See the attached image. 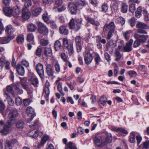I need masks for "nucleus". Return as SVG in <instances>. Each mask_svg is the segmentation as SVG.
Returning a JSON list of instances; mask_svg holds the SVG:
<instances>
[{
  "label": "nucleus",
  "instance_id": "49",
  "mask_svg": "<svg viewBox=\"0 0 149 149\" xmlns=\"http://www.w3.org/2000/svg\"><path fill=\"white\" fill-rule=\"evenodd\" d=\"M128 22L132 27L134 26L135 24V19L134 17H132L129 19Z\"/></svg>",
  "mask_w": 149,
  "mask_h": 149
},
{
  "label": "nucleus",
  "instance_id": "30",
  "mask_svg": "<svg viewBox=\"0 0 149 149\" xmlns=\"http://www.w3.org/2000/svg\"><path fill=\"white\" fill-rule=\"evenodd\" d=\"M13 147V146L11 144L10 140H6L5 144V149H12Z\"/></svg>",
  "mask_w": 149,
  "mask_h": 149
},
{
  "label": "nucleus",
  "instance_id": "47",
  "mask_svg": "<svg viewBox=\"0 0 149 149\" xmlns=\"http://www.w3.org/2000/svg\"><path fill=\"white\" fill-rule=\"evenodd\" d=\"M96 41L97 42H101L103 44H105L106 41L105 39H102L101 37L100 36H97L96 37Z\"/></svg>",
  "mask_w": 149,
  "mask_h": 149
},
{
  "label": "nucleus",
  "instance_id": "46",
  "mask_svg": "<svg viewBox=\"0 0 149 149\" xmlns=\"http://www.w3.org/2000/svg\"><path fill=\"white\" fill-rule=\"evenodd\" d=\"M14 88L18 94H21L23 93V91L22 90L20 89L16 85L14 86Z\"/></svg>",
  "mask_w": 149,
  "mask_h": 149
},
{
  "label": "nucleus",
  "instance_id": "24",
  "mask_svg": "<svg viewBox=\"0 0 149 149\" xmlns=\"http://www.w3.org/2000/svg\"><path fill=\"white\" fill-rule=\"evenodd\" d=\"M87 20V21L93 25L98 26L100 25L99 23L97 21L95 20L93 18L90 17H88Z\"/></svg>",
  "mask_w": 149,
  "mask_h": 149
},
{
  "label": "nucleus",
  "instance_id": "62",
  "mask_svg": "<svg viewBox=\"0 0 149 149\" xmlns=\"http://www.w3.org/2000/svg\"><path fill=\"white\" fill-rule=\"evenodd\" d=\"M61 57L62 59L65 61L67 62L68 56L65 54V53H63L61 54Z\"/></svg>",
  "mask_w": 149,
  "mask_h": 149
},
{
  "label": "nucleus",
  "instance_id": "1",
  "mask_svg": "<svg viewBox=\"0 0 149 149\" xmlns=\"http://www.w3.org/2000/svg\"><path fill=\"white\" fill-rule=\"evenodd\" d=\"M112 140V137L111 134L104 132L98 136H95L93 141L96 146L102 148L107 144L111 143Z\"/></svg>",
  "mask_w": 149,
  "mask_h": 149
},
{
  "label": "nucleus",
  "instance_id": "11",
  "mask_svg": "<svg viewBox=\"0 0 149 149\" xmlns=\"http://www.w3.org/2000/svg\"><path fill=\"white\" fill-rule=\"evenodd\" d=\"M68 8L72 14H76L78 8L76 5L73 2L70 3L68 4Z\"/></svg>",
  "mask_w": 149,
  "mask_h": 149
},
{
  "label": "nucleus",
  "instance_id": "21",
  "mask_svg": "<svg viewBox=\"0 0 149 149\" xmlns=\"http://www.w3.org/2000/svg\"><path fill=\"white\" fill-rule=\"evenodd\" d=\"M49 136L45 134L43 138L41 139L40 143L38 145V147H40L43 146L46 142L49 139Z\"/></svg>",
  "mask_w": 149,
  "mask_h": 149
},
{
  "label": "nucleus",
  "instance_id": "7",
  "mask_svg": "<svg viewBox=\"0 0 149 149\" xmlns=\"http://www.w3.org/2000/svg\"><path fill=\"white\" fill-rule=\"evenodd\" d=\"M13 124L10 123L9 121H8L6 123L3 129L0 130L1 133L3 135L7 134L8 132L9 128L12 126Z\"/></svg>",
  "mask_w": 149,
  "mask_h": 149
},
{
  "label": "nucleus",
  "instance_id": "42",
  "mask_svg": "<svg viewBox=\"0 0 149 149\" xmlns=\"http://www.w3.org/2000/svg\"><path fill=\"white\" fill-rule=\"evenodd\" d=\"M16 40L18 43H22L24 41V38L22 35H19L17 37Z\"/></svg>",
  "mask_w": 149,
  "mask_h": 149
},
{
  "label": "nucleus",
  "instance_id": "2",
  "mask_svg": "<svg viewBox=\"0 0 149 149\" xmlns=\"http://www.w3.org/2000/svg\"><path fill=\"white\" fill-rule=\"evenodd\" d=\"M116 26L114 22H111L109 24H105L103 27V31L105 33L108 32L107 38L109 40L112 37L115 29Z\"/></svg>",
  "mask_w": 149,
  "mask_h": 149
},
{
  "label": "nucleus",
  "instance_id": "36",
  "mask_svg": "<svg viewBox=\"0 0 149 149\" xmlns=\"http://www.w3.org/2000/svg\"><path fill=\"white\" fill-rule=\"evenodd\" d=\"M20 10L18 8L15 9V10L13 11V16L16 18H18L19 17L20 15Z\"/></svg>",
  "mask_w": 149,
  "mask_h": 149
},
{
  "label": "nucleus",
  "instance_id": "31",
  "mask_svg": "<svg viewBox=\"0 0 149 149\" xmlns=\"http://www.w3.org/2000/svg\"><path fill=\"white\" fill-rule=\"evenodd\" d=\"M112 130L116 132H120L125 134L128 133L127 131L123 128L120 127H114L112 128Z\"/></svg>",
  "mask_w": 149,
  "mask_h": 149
},
{
  "label": "nucleus",
  "instance_id": "61",
  "mask_svg": "<svg viewBox=\"0 0 149 149\" xmlns=\"http://www.w3.org/2000/svg\"><path fill=\"white\" fill-rule=\"evenodd\" d=\"M57 88L59 91L61 93V94L63 95L64 94L62 91V84L60 82L58 83V85L57 86Z\"/></svg>",
  "mask_w": 149,
  "mask_h": 149
},
{
  "label": "nucleus",
  "instance_id": "22",
  "mask_svg": "<svg viewBox=\"0 0 149 149\" xmlns=\"http://www.w3.org/2000/svg\"><path fill=\"white\" fill-rule=\"evenodd\" d=\"M26 111L29 116L30 115L32 117V119L34 117L33 115L34 113L33 109L31 107H29L26 109Z\"/></svg>",
  "mask_w": 149,
  "mask_h": 149
},
{
  "label": "nucleus",
  "instance_id": "20",
  "mask_svg": "<svg viewBox=\"0 0 149 149\" xmlns=\"http://www.w3.org/2000/svg\"><path fill=\"white\" fill-rule=\"evenodd\" d=\"M49 90L48 87H45L44 89L43 95L46 100H49Z\"/></svg>",
  "mask_w": 149,
  "mask_h": 149
},
{
  "label": "nucleus",
  "instance_id": "39",
  "mask_svg": "<svg viewBox=\"0 0 149 149\" xmlns=\"http://www.w3.org/2000/svg\"><path fill=\"white\" fill-rule=\"evenodd\" d=\"M67 49H68V53L70 56H71L74 52L73 45L72 44H70L69 47Z\"/></svg>",
  "mask_w": 149,
  "mask_h": 149
},
{
  "label": "nucleus",
  "instance_id": "9",
  "mask_svg": "<svg viewBox=\"0 0 149 149\" xmlns=\"http://www.w3.org/2000/svg\"><path fill=\"white\" fill-rule=\"evenodd\" d=\"M22 17L25 20L29 19L31 16V14L29 10L26 8H23L22 9Z\"/></svg>",
  "mask_w": 149,
  "mask_h": 149
},
{
  "label": "nucleus",
  "instance_id": "55",
  "mask_svg": "<svg viewBox=\"0 0 149 149\" xmlns=\"http://www.w3.org/2000/svg\"><path fill=\"white\" fill-rule=\"evenodd\" d=\"M42 49L40 47H38L36 50V55L37 56H40L41 55Z\"/></svg>",
  "mask_w": 149,
  "mask_h": 149
},
{
  "label": "nucleus",
  "instance_id": "64",
  "mask_svg": "<svg viewBox=\"0 0 149 149\" xmlns=\"http://www.w3.org/2000/svg\"><path fill=\"white\" fill-rule=\"evenodd\" d=\"M104 55L106 60L108 62H110L111 60V59L109 54L107 52H105L104 54Z\"/></svg>",
  "mask_w": 149,
  "mask_h": 149
},
{
  "label": "nucleus",
  "instance_id": "33",
  "mask_svg": "<svg viewBox=\"0 0 149 149\" xmlns=\"http://www.w3.org/2000/svg\"><path fill=\"white\" fill-rule=\"evenodd\" d=\"M22 1L24 3V8H28L31 6L32 5L31 0H22Z\"/></svg>",
  "mask_w": 149,
  "mask_h": 149
},
{
  "label": "nucleus",
  "instance_id": "23",
  "mask_svg": "<svg viewBox=\"0 0 149 149\" xmlns=\"http://www.w3.org/2000/svg\"><path fill=\"white\" fill-rule=\"evenodd\" d=\"M85 3L83 1L81 0H78L76 1V5L78 8L81 9L85 5Z\"/></svg>",
  "mask_w": 149,
  "mask_h": 149
},
{
  "label": "nucleus",
  "instance_id": "59",
  "mask_svg": "<svg viewBox=\"0 0 149 149\" xmlns=\"http://www.w3.org/2000/svg\"><path fill=\"white\" fill-rule=\"evenodd\" d=\"M6 89L8 92L11 93L13 95L14 94L13 90L10 86H7L6 87Z\"/></svg>",
  "mask_w": 149,
  "mask_h": 149
},
{
  "label": "nucleus",
  "instance_id": "12",
  "mask_svg": "<svg viewBox=\"0 0 149 149\" xmlns=\"http://www.w3.org/2000/svg\"><path fill=\"white\" fill-rule=\"evenodd\" d=\"M42 11V9L41 7H38L35 9L33 8H31L32 15L34 17H37L39 15Z\"/></svg>",
  "mask_w": 149,
  "mask_h": 149
},
{
  "label": "nucleus",
  "instance_id": "8",
  "mask_svg": "<svg viewBox=\"0 0 149 149\" xmlns=\"http://www.w3.org/2000/svg\"><path fill=\"white\" fill-rule=\"evenodd\" d=\"M93 59V56L88 51H86L84 53V60L86 64H90Z\"/></svg>",
  "mask_w": 149,
  "mask_h": 149
},
{
  "label": "nucleus",
  "instance_id": "10",
  "mask_svg": "<svg viewBox=\"0 0 149 149\" xmlns=\"http://www.w3.org/2000/svg\"><path fill=\"white\" fill-rule=\"evenodd\" d=\"M46 72L47 75L49 76H53L54 71L52 66L49 64L46 63L45 65Z\"/></svg>",
  "mask_w": 149,
  "mask_h": 149
},
{
  "label": "nucleus",
  "instance_id": "34",
  "mask_svg": "<svg viewBox=\"0 0 149 149\" xmlns=\"http://www.w3.org/2000/svg\"><path fill=\"white\" fill-rule=\"evenodd\" d=\"M128 5L126 3H123L121 6V11L124 13H126L127 11Z\"/></svg>",
  "mask_w": 149,
  "mask_h": 149
},
{
  "label": "nucleus",
  "instance_id": "3",
  "mask_svg": "<svg viewBox=\"0 0 149 149\" xmlns=\"http://www.w3.org/2000/svg\"><path fill=\"white\" fill-rule=\"evenodd\" d=\"M82 19L81 18L76 19H75L72 18L69 23L70 28L75 31H77L80 29V24L81 23Z\"/></svg>",
  "mask_w": 149,
  "mask_h": 149
},
{
  "label": "nucleus",
  "instance_id": "52",
  "mask_svg": "<svg viewBox=\"0 0 149 149\" xmlns=\"http://www.w3.org/2000/svg\"><path fill=\"white\" fill-rule=\"evenodd\" d=\"M5 105L3 103L2 100L0 99V111L2 114H3V112L5 108Z\"/></svg>",
  "mask_w": 149,
  "mask_h": 149
},
{
  "label": "nucleus",
  "instance_id": "54",
  "mask_svg": "<svg viewBox=\"0 0 149 149\" xmlns=\"http://www.w3.org/2000/svg\"><path fill=\"white\" fill-rule=\"evenodd\" d=\"M31 100L29 99H24L23 100V103L25 106L29 105L31 103Z\"/></svg>",
  "mask_w": 149,
  "mask_h": 149
},
{
  "label": "nucleus",
  "instance_id": "43",
  "mask_svg": "<svg viewBox=\"0 0 149 149\" xmlns=\"http://www.w3.org/2000/svg\"><path fill=\"white\" fill-rule=\"evenodd\" d=\"M24 123L22 121H19L16 124V127L18 128H22L24 126Z\"/></svg>",
  "mask_w": 149,
  "mask_h": 149
},
{
  "label": "nucleus",
  "instance_id": "57",
  "mask_svg": "<svg viewBox=\"0 0 149 149\" xmlns=\"http://www.w3.org/2000/svg\"><path fill=\"white\" fill-rule=\"evenodd\" d=\"M136 10L135 6L134 4H132L130 6L129 10L131 13H134Z\"/></svg>",
  "mask_w": 149,
  "mask_h": 149
},
{
  "label": "nucleus",
  "instance_id": "17",
  "mask_svg": "<svg viewBox=\"0 0 149 149\" xmlns=\"http://www.w3.org/2000/svg\"><path fill=\"white\" fill-rule=\"evenodd\" d=\"M137 28L144 29H149V26L144 23L141 22H138L136 24Z\"/></svg>",
  "mask_w": 149,
  "mask_h": 149
},
{
  "label": "nucleus",
  "instance_id": "48",
  "mask_svg": "<svg viewBox=\"0 0 149 149\" xmlns=\"http://www.w3.org/2000/svg\"><path fill=\"white\" fill-rule=\"evenodd\" d=\"M108 5L106 3L103 4L101 7L102 11L104 12H107L108 11Z\"/></svg>",
  "mask_w": 149,
  "mask_h": 149
},
{
  "label": "nucleus",
  "instance_id": "60",
  "mask_svg": "<svg viewBox=\"0 0 149 149\" xmlns=\"http://www.w3.org/2000/svg\"><path fill=\"white\" fill-rule=\"evenodd\" d=\"M42 2L45 5H50L53 2V0H42Z\"/></svg>",
  "mask_w": 149,
  "mask_h": 149
},
{
  "label": "nucleus",
  "instance_id": "14",
  "mask_svg": "<svg viewBox=\"0 0 149 149\" xmlns=\"http://www.w3.org/2000/svg\"><path fill=\"white\" fill-rule=\"evenodd\" d=\"M3 13L6 16L10 17L13 16V10L10 7H6L3 9Z\"/></svg>",
  "mask_w": 149,
  "mask_h": 149
},
{
  "label": "nucleus",
  "instance_id": "56",
  "mask_svg": "<svg viewBox=\"0 0 149 149\" xmlns=\"http://www.w3.org/2000/svg\"><path fill=\"white\" fill-rule=\"evenodd\" d=\"M15 104L17 105H20L22 103V99L19 97H17L15 99Z\"/></svg>",
  "mask_w": 149,
  "mask_h": 149
},
{
  "label": "nucleus",
  "instance_id": "19",
  "mask_svg": "<svg viewBox=\"0 0 149 149\" xmlns=\"http://www.w3.org/2000/svg\"><path fill=\"white\" fill-rule=\"evenodd\" d=\"M60 33L65 35H67L68 34V30L65 26H62L59 28Z\"/></svg>",
  "mask_w": 149,
  "mask_h": 149
},
{
  "label": "nucleus",
  "instance_id": "5",
  "mask_svg": "<svg viewBox=\"0 0 149 149\" xmlns=\"http://www.w3.org/2000/svg\"><path fill=\"white\" fill-rule=\"evenodd\" d=\"M18 113L17 110L16 109H14L11 110L8 114V117L10 123L13 124L16 120V118L18 116Z\"/></svg>",
  "mask_w": 149,
  "mask_h": 149
},
{
  "label": "nucleus",
  "instance_id": "4",
  "mask_svg": "<svg viewBox=\"0 0 149 149\" xmlns=\"http://www.w3.org/2000/svg\"><path fill=\"white\" fill-rule=\"evenodd\" d=\"M38 26V30L39 32L44 36H47L49 33L48 28L46 25L42 22H37Z\"/></svg>",
  "mask_w": 149,
  "mask_h": 149
},
{
  "label": "nucleus",
  "instance_id": "35",
  "mask_svg": "<svg viewBox=\"0 0 149 149\" xmlns=\"http://www.w3.org/2000/svg\"><path fill=\"white\" fill-rule=\"evenodd\" d=\"M148 38V35H141L139 38L138 39L141 43H143Z\"/></svg>",
  "mask_w": 149,
  "mask_h": 149
},
{
  "label": "nucleus",
  "instance_id": "45",
  "mask_svg": "<svg viewBox=\"0 0 149 149\" xmlns=\"http://www.w3.org/2000/svg\"><path fill=\"white\" fill-rule=\"evenodd\" d=\"M66 148H69L70 149H77L76 147L73 145V143L70 142L66 145Z\"/></svg>",
  "mask_w": 149,
  "mask_h": 149
},
{
  "label": "nucleus",
  "instance_id": "37",
  "mask_svg": "<svg viewBox=\"0 0 149 149\" xmlns=\"http://www.w3.org/2000/svg\"><path fill=\"white\" fill-rule=\"evenodd\" d=\"M107 98L106 96H102L99 101V103L102 104L103 105H104L107 102Z\"/></svg>",
  "mask_w": 149,
  "mask_h": 149
},
{
  "label": "nucleus",
  "instance_id": "53",
  "mask_svg": "<svg viewBox=\"0 0 149 149\" xmlns=\"http://www.w3.org/2000/svg\"><path fill=\"white\" fill-rule=\"evenodd\" d=\"M75 41L76 45H81V38L80 36H76L75 37Z\"/></svg>",
  "mask_w": 149,
  "mask_h": 149
},
{
  "label": "nucleus",
  "instance_id": "18",
  "mask_svg": "<svg viewBox=\"0 0 149 149\" xmlns=\"http://www.w3.org/2000/svg\"><path fill=\"white\" fill-rule=\"evenodd\" d=\"M5 31L6 34H11L15 32V30L12 26L10 25L7 26Z\"/></svg>",
  "mask_w": 149,
  "mask_h": 149
},
{
  "label": "nucleus",
  "instance_id": "13",
  "mask_svg": "<svg viewBox=\"0 0 149 149\" xmlns=\"http://www.w3.org/2000/svg\"><path fill=\"white\" fill-rule=\"evenodd\" d=\"M133 42V40L131 39L130 40L129 42H127L126 45L124 47L123 51L127 52L131 51L132 49V45Z\"/></svg>",
  "mask_w": 149,
  "mask_h": 149
},
{
  "label": "nucleus",
  "instance_id": "44",
  "mask_svg": "<svg viewBox=\"0 0 149 149\" xmlns=\"http://www.w3.org/2000/svg\"><path fill=\"white\" fill-rule=\"evenodd\" d=\"M64 46L65 48L68 49L69 47L68 41L66 38H64L63 40Z\"/></svg>",
  "mask_w": 149,
  "mask_h": 149
},
{
  "label": "nucleus",
  "instance_id": "15",
  "mask_svg": "<svg viewBox=\"0 0 149 149\" xmlns=\"http://www.w3.org/2000/svg\"><path fill=\"white\" fill-rule=\"evenodd\" d=\"M14 38V36H13L7 37H0V42L2 44L8 43Z\"/></svg>",
  "mask_w": 149,
  "mask_h": 149
},
{
  "label": "nucleus",
  "instance_id": "58",
  "mask_svg": "<svg viewBox=\"0 0 149 149\" xmlns=\"http://www.w3.org/2000/svg\"><path fill=\"white\" fill-rule=\"evenodd\" d=\"M63 0H55V5L57 7H59L63 3Z\"/></svg>",
  "mask_w": 149,
  "mask_h": 149
},
{
  "label": "nucleus",
  "instance_id": "29",
  "mask_svg": "<svg viewBox=\"0 0 149 149\" xmlns=\"http://www.w3.org/2000/svg\"><path fill=\"white\" fill-rule=\"evenodd\" d=\"M54 66L56 72L59 73L61 72V68L58 62V61H56L54 63Z\"/></svg>",
  "mask_w": 149,
  "mask_h": 149
},
{
  "label": "nucleus",
  "instance_id": "38",
  "mask_svg": "<svg viewBox=\"0 0 149 149\" xmlns=\"http://www.w3.org/2000/svg\"><path fill=\"white\" fill-rule=\"evenodd\" d=\"M132 31L131 30L127 31L125 32H123V36L125 39L128 40L129 38L130 34L131 33Z\"/></svg>",
  "mask_w": 149,
  "mask_h": 149
},
{
  "label": "nucleus",
  "instance_id": "50",
  "mask_svg": "<svg viewBox=\"0 0 149 149\" xmlns=\"http://www.w3.org/2000/svg\"><path fill=\"white\" fill-rule=\"evenodd\" d=\"M27 40L29 42L33 41L34 40V36L33 34L29 33L27 34Z\"/></svg>",
  "mask_w": 149,
  "mask_h": 149
},
{
  "label": "nucleus",
  "instance_id": "32",
  "mask_svg": "<svg viewBox=\"0 0 149 149\" xmlns=\"http://www.w3.org/2000/svg\"><path fill=\"white\" fill-rule=\"evenodd\" d=\"M30 82L35 87H37L38 85V81L37 78H32L30 79Z\"/></svg>",
  "mask_w": 149,
  "mask_h": 149
},
{
  "label": "nucleus",
  "instance_id": "40",
  "mask_svg": "<svg viewBox=\"0 0 149 149\" xmlns=\"http://www.w3.org/2000/svg\"><path fill=\"white\" fill-rule=\"evenodd\" d=\"M115 54L116 57L115 60L116 61H118L120 60L121 57V55L120 52L118 50H116L115 52Z\"/></svg>",
  "mask_w": 149,
  "mask_h": 149
},
{
  "label": "nucleus",
  "instance_id": "25",
  "mask_svg": "<svg viewBox=\"0 0 149 149\" xmlns=\"http://www.w3.org/2000/svg\"><path fill=\"white\" fill-rule=\"evenodd\" d=\"M45 54L47 56H50L52 55V50L51 47H46L45 49Z\"/></svg>",
  "mask_w": 149,
  "mask_h": 149
},
{
  "label": "nucleus",
  "instance_id": "51",
  "mask_svg": "<svg viewBox=\"0 0 149 149\" xmlns=\"http://www.w3.org/2000/svg\"><path fill=\"white\" fill-rule=\"evenodd\" d=\"M124 42L123 41H120L118 46V49L121 51H123L124 48Z\"/></svg>",
  "mask_w": 149,
  "mask_h": 149
},
{
  "label": "nucleus",
  "instance_id": "26",
  "mask_svg": "<svg viewBox=\"0 0 149 149\" xmlns=\"http://www.w3.org/2000/svg\"><path fill=\"white\" fill-rule=\"evenodd\" d=\"M135 132H133L130 134L129 136V141L132 143H134L135 142Z\"/></svg>",
  "mask_w": 149,
  "mask_h": 149
},
{
  "label": "nucleus",
  "instance_id": "63",
  "mask_svg": "<svg viewBox=\"0 0 149 149\" xmlns=\"http://www.w3.org/2000/svg\"><path fill=\"white\" fill-rule=\"evenodd\" d=\"M10 141L13 146L17 144L18 143V141L17 139L14 138L11 139Z\"/></svg>",
  "mask_w": 149,
  "mask_h": 149
},
{
  "label": "nucleus",
  "instance_id": "16",
  "mask_svg": "<svg viewBox=\"0 0 149 149\" xmlns=\"http://www.w3.org/2000/svg\"><path fill=\"white\" fill-rule=\"evenodd\" d=\"M16 70L18 74L23 76L24 74V67L21 65H17L16 67Z\"/></svg>",
  "mask_w": 149,
  "mask_h": 149
},
{
  "label": "nucleus",
  "instance_id": "28",
  "mask_svg": "<svg viewBox=\"0 0 149 149\" xmlns=\"http://www.w3.org/2000/svg\"><path fill=\"white\" fill-rule=\"evenodd\" d=\"M36 29L37 27L36 25L33 24L31 23L28 26V30L29 31H34Z\"/></svg>",
  "mask_w": 149,
  "mask_h": 149
},
{
  "label": "nucleus",
  "instance_id": "6",
  "mask_svg": "<svg viewBox=\"0 0 149 149\" xmlns=\"http://www.w3.org/2000/svg\"><path fill=\"white\" fill-rule=\"evenodd\" d=\"M36 69L38 74L41 79L44 77V70L43 65L40 63L37 64L36 65Z\"/></svg>",
  "mask_w": 149,
  "mask_h": 149
},
{
  "label": "nucleus",
  "instance_id": "41",
  "mask_svg": "<svg viewBox=\"0 0 149 149\" xmlns=\"http://www.w3.org/2000/svg\"><path fill=\"white\" fill-rule=\"evenodd\" d=\"M42 19L45 22H47L49 20V17L47 13L45 12L43 13L42 16Z\"/></svg>",
  "mask_w": 149,
  "mask_h": 149
},
{
  "label": "nucleus",
  "instance_id": "27",
  "mask_svg": "<svg viewBox=\"0 0 149 149\" xmlns=\"http://www.w3.org/2000/svg\"><path fill=\"white\" fill-rule=\"evenodd\" d=\"M61 46V42L59 40H56L54 44V47L56 51L59 50Z\"/></svg>",
  "mask_w": 149,
  "mask_h": 149
}]
</instances>
